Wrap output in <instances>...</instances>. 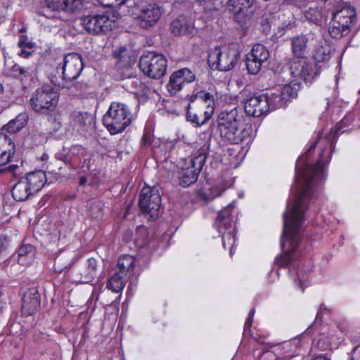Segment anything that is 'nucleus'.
I'll use <instances>...</instances> for the list:
<instances>
[{
    "mask_svg": "<svg viewBox=\"0 0 360 360\" xmlns=\"http://www.w3.org/2000/svg\"><path fill=\"white\" fill-rule=\"evenodd\" d=\"M324 147L315 165L297 169L295 185V198L283 214V232L281 238L282 254L275 259L278 267H288L297 259L298 244L301 240V225L305 219L304 213L309 202L314 196V186L325 178L324 165L330 157L324 156Z\"/></svg>",
    "mask_w": 360,
    "mask_h": 360,
    "instance_id": "1",
    "label": "nucleus"
},
{
    "mask_svg": "<svg viewBox=\"0 0 360 360\" xmlns=\"http://www.w3.org/2000/svg\"><path fill=\"white\" fill-rule=\"evenodd\" d=\"M217 133L224 142L229 144L249 142L252 139V125L245 122L236 108L222 111L218 115Z\"/></svg>",
    "mask_w": 360,
    "mask_h": 360,
    "instance_id": "2",
    "label": "nucleus"
},
{
    "mask_svg": "<svg viewBox=\"0 0 360 360\" xmlns=\"http://www.w3.org/2000/svg\"><path fill=\"white\" fill-rule=\"evenodd\" d=\"M84 63L81 55L76 53H70L65 55L63 61L60 63L56 71L61 72L62 80L59 81L56 76L51 77V82L61 88H69L70 84L77 79L80 75L83 68Z\"/></svg>",
    "mask_w": 360,
    "mask_h": 360,
    "instance_id": "3",
    "label": "nucleus"
},
{
    "mask_svg": "<svg viewBox=\"0 0 360 360\" xmlns=\"http://www.w3.org/2000/svg\"><path fill=\"white\" fill-rule=\"evenodd\" d=\"M129 108L123 103L112 102L103 117V123L111 134L122 133L131 122Z\"/></svg>",
    "mask_w": 360,
    "mask_h": 360,
    "instance_id": "4",
    "label": "nucleus"
},
{
    "mask_svg": "<svg viewBox=\"0 0 360 360\" xmlns=\"http://www.w3.org/2000/svg\"><path fill=\"white\" fill-rule=\"evenodd\" d=\"M240 59V51L236 44L222 48L215 47L209 53L207 61L212 69L227 72L232 70Z\"/></svg>",
    "mask_w": 360,
    "mask_h": 360,
    "instance_id": "5",
    "label": "nucleus"
},
{
    "mask_svg": "<svg viewBox=\"0 0 360 360\" xmlns=\"http://www.w3.org/2000/svg\"><path fill=\"white\" fill-rule=\"evenodd\" d=\"M128 12L134 16L137 24L143 29L153 27L162 14L161 7L158 4L144 0L136 1Z\"/></svg>",
    "mask_w": 360,
    "mask_h": 360,
    "instance_id": "6",
    "label": "nucleus"
},
{
    "mask_svg": "<svg viewBox=\"0 0 360 360\" xmlns=\"http://www.w3.org/2000/svg\"><path fill=\"white\" fill-rule=\"evenodd\" d=\"M58 102V94L51 86L37 89L32 94L30 103L37 113L47 115L55 110Z\"/></svg>",
    "mask_w": 360,
    "mask_h": 360,
    "instance_id": "7",
    "label": "nucleus"
},
{
    "mask_svg": "<svg viewBox=\"0 0 360 360\" xmlns=\"http://www.w3.org/2000/svg\"><path fill=\"white\" fill-rule=\"evenodd\" d=\"M83 0L52 1L38 11L41 15L55 20H64L68 12H74L82 8Z\"/></svg>",
    "mask_w": 360,
    "mask_h": 360,
    "instance_id": "8",
    "label": "nucleus"
},
{
    "mask_svg": "<svg viewBox=\"0 0 360 360\" xmlns=\"http://www.w3.org/2000/svg\"><path fill=\"white\" fill-rule=\"evenodd\" d=\"M207 150L208 146L205 144L193 153V158L190 160L191 167L182 169L179 172V184L181 186L188 187L197 181L198 174L206 161Z\"/></svg>",
    "mask_w": 360,
    "mask_h": 360,
    "instance_id": "9",
    "label": "nucleus"
},
{
    "mask_svg": "<svg viewBox=\"0 0 360 360\" xmlns=\"http://www.w3.org/2000/svg\"><path fill=\"white\" fill-rule=\"evenodd\" d=\"M139 66L147 77L160 79L166 72L167 60L162 54L150 52L140 58Z\"/></svg>",
    "mask_w": 360,
    "mask_h": 360,
    "instance_id": "10",
    "label": "nucleus"
},
{
    "mask_svg": "<svg viewBox=\"0 0 360 360\" xmlns=\"http://www.w3.org/2000/svg\"><path fill=\"white\" fill-rule=\"evenodd\" d=\"M229 207L219 212L215 225L221 234L224 248H229L230 255L233 254V248L236 242V229L231 223Z\"/></svg>",
    "mask_w": 360,
    "mask_h": 360,
    "instance_id": "11",
    "label": "nucleus"
},
{
    "mask_svg": "<svg viewBox=\"0 0 360 360\" xmlns=\"http://www.w3.org/2000/svg\"><path fill=\"white\" fill-rule=\"evenodd\" d=\"M161 205V197L155 187H143L139 195V206L142 212L157 214Z\"/></svg>",
    "mask_w": 360,
    "mask_h": 360,
    "instance_id": "12",
    "label": "nucleus"
},
{
    "mask_svg": "<svg viewBox=\"0 0 360 360\" xmlns=\"http://www.w3.org/2000/svg\"><path fill=\"white\" fill-rule=\"evenodd\" d=\"M195 79V74L188 68H181L174 71L169 77L167 89L170 95L174 96L186 84Z\"/></svg>",
    "mask_w": 360,
    "mask_h": 360,
    "instance_id": "13",
    "label": "nucleus"
},
{
    "mask_svg": "<svg viewBox=\"0 0 360 360\" xmlns=\"http://www.w3.org/2000/svg\"><path fill=\"white\" fill-rule=\"evenodd\" d=\"M269 57V52L264 45L261 44L254 45L250 53L246 57V66L248 72L251 75L257 74Z\"/></svg>",
    "mask_w": 360,
    "mask_h": 360,
    "instance_id": "14",
    "label": "nucleus"
},
{
    "mask_svg": "<svg viewBox=\"0 0 360 360\" xmlns=\"http://www.w3.org/2000/svg\"><path fill=\"white\" fill-rule=\"evenodd\" d=\"M82 21L85 30L93 34L106 33L112 28V22L106 15L84 16Z\"/></svg>",
    "mask_w": 360,
    "mask_h": 360,
    "instance_id": "15",
    "label": "nucleus"
},
{
    "mask_svg": "<svg viewBox=\"0 0 360 360\" xmlns=\"http://www.w3.org/2000/svg\"><path fill=\"white\" fill-rule=\"evenodd\" d=\"M245 111L247 115L252 117H259L269 111L266 97L264 94L253 96L245 103Z\"/></svg>",
    "mask_w": 360,
    "mask_h": 360,
    "instance_id": "16",
    "label": "nucleus"
},
{
    "mask_svg": "<svg viewBox=\"0 0 360 360\" xmlns=\"http://www.w3.org/2000/svg\"><path fill=\"white\" fill-rule=\"evenodd\" d=\"M40 306V295L35 289L26 292L22 298V313L27 316L34 314Z\"/></svg>",
    "mask_w": 360,
    "mask_h": 360,
    "instance_id": "17",
    "label": "nucleus"
},
{
    "mask_svg": "<svg viewBox=\"0 0 360 360\" xmlns=\"http://www.w3.org/2000/svg\"><path fill=\"white\" fill-rule=\"evenodd\" d=\"M255 0H229L230 10L235 20L242 22L249 15V9L253 6Z\"/></svg>",
    "mask_w": 360,
    "mask_h": 360,
    "instance_id": "18",
    "label": "nucleus"
},
{
    "mask_svg": "<svg viewBox=\"0 0 360 360\" xmlns=\"http://www.w3.org/2000/svg\"><path fill=\"white\" fill-rule=\"evenodd\" d=\"M191 104L187 108L186 118L187 120L195 124L197 127L205 124L212 116L214 108L208 105L205 109L199 110L198 112H193Z\"/></svg>",
    "mask_w": 360,
    "mask_h": 360,
    "instance_id": "19",
    "label": "nucleus"
},
{
    "mask_svg": "<svg viewBox=\"0 0 360 360\" xmlns=\"http://www.w3.org/2000/svg\"><path fill=\"white\" fill-rule=\"evenodd\" d=\"M23 179L29 186L30 190L34 194L44 186L46 181V176L44 172L39 170L29 173Z\"/></svg>",
    "mask_w": 360,
    "mask_h": 360,
    "instance_id": "20",
    "label": "nucleus"
},
{
    "mask_svg": "<svg viewBox=\"0 0 360 360\" xmlns=\"http://www.w3.org/2000/svg\"><path fill=\"white\" fill-rule=\"evenodd\" d=\"M170 29L174 35L193 34L195 31L193 23L182 16L172 22Z\"/></svg>",
    "mask_w": 360,
    "mask_h": 360,
    "instance_id": "21",
    "label": "nucleus"
},
{
    "mask_svg": "<svg viewBox=\"0 0 360 360\" xmlns=\"http://www.w3.org/2000/svg\"><path fill=\"white\" fill-rule=\"evenodd\" d=\"M355 17V9L347 4L340 8H338L337 11L333 14V18L335 20V22H338L339 24L342 22V25H347L349 27H350Z\"/></svg>",
    "mask_w": 360,
    "mask_h": 360,
    "instance_id": "22",
    "label": "nucleus"
},
{
    "mask_svg": "<svg viewBox=\"0 0 360 360\" xmlns=\"http://www.w3.org/2000/svg\"><path fill=\"white\" fill-rule=\"evenodd\" d=\"M308 39L305 35H298L291 39V48L293 57L297 58H306Z\"/></svg>",
    "mask_w": 360,
    "mask_h": 360,
    "instance_id": "23",
    "label": "nucleus"
},
{
    "mask_svg": "<svg viewBox=\"0 0 360 360\" xmlns=\"http://www.w3.org/2000/svg\"><path fill=\"white\" fill-rule=\"evenodd\" d=\"M74 125L82 130L91 127L94 123L93 116L86 112L75 111L71 115Z\"/></svg>",
    "mask_w": 360,
    "mask_h": 360,
    "instance_id": "24",
    "label": "nucleus"
},
{
    "mask_svg": "<svg viewBox=\"0 0 360 360\" xmlns=\"http://www.w3.org/2000/svg\"><path fill=\"white\" fill-rule=\"evenodd\" d=\"M32 195H33L32 192L23 179H20L13 187L12 195L16 201H24Z\"/></svg>",
    "mask_w": 360,
    "mask_h": 360,
    "instance_id": "25",
    "label": "nucleus"
},
{
    "mask_svg": "<svg viewBox=\"0 0 360 360\" xmlns=\"http://www.w3.org/2000/svg\"><path fill=\"white\" fill-rule=\"evenodd\" d=\"M34 247L30 244H23L18 251V262L22 266L31 264L34 260Z\"/></svg>",
    "mask_w": 360,
    "mask_h": 360,
    "instance_id": "26",
    "label": "nucleus"
},
{
    "mask_svg": "<svg viewBox=\"0 0 360 360\" xmlns=\"http://www.w3.org/2000/svg\"><path fill=\"white\" fill-rule=\"evenodd\" d=\"M10 75L22 82L27 83L32 79V70L30 68H25L15 63L10 69Z\"/></svg>",
    "mask_w": 360,
    "mask_h": 360,
    "instance_id": "27",
    "label": "nucleus"
},
{
    "mask_svg": "<svg viewBox=\"0 0 360 360\" xmlns=\"http://www.w3.org/2000/svg\"><path fill=\"white\" fill-rule=\"evenodd\" d=\"M117 266L119 273L129 277L134 276V269L135 266V258L131 255H123L118 259Z\"/></svg>",
    "mask_w": 360,
    "mask_h": 360,
    "instance_id": "28",
    "label": "nucleus"
},
{
    "mask_svg": "<svg viewBox=\"0 0 360 360\" xmlns=\"http://www.w3.org/2000/svg\"><path fill=\"white\" fill-rule=\"evenodd\" d=\"M342 123H338L335 128L331 129L330 133L327 135L325 139L321 138V135H319L316 140L312 142L307 150V153H309L312 151L316 146L317 143L321 141H324L327 143H330L331 145L337 140L338 137V132L342 129Z\"/></svg>",
    "mask_w": 360,
    "mask_h": 360,
    "instance_id": "29",
    "label": "nucleus"
},
{
    "mask_svg": "<svg viewBox=\"0 0 360 360\" xmlns=\"http://www.w3.org/2000/svg\"><path fill=\"white\" fill-rule=\"evenodd\" d=\"M126 276L119 272L115 273L108 279L107 288L117 293L122 292L126 284Z\"/></svg>",
    "mask_w": 360,
    "mask_h": 360,
    "instance_id": "30",
    "label": "nucleus"
},
{
    "mask_svg": "<svg viewBox=\"0 0 360 360\" xmlns=\"http://www.w3.org/2000/svg\"><path fill=\"white\" fill-rule=\"evenodd\" d=\"M323 9L321 6H311L304 11V17L309 21L320 24L323 20Z\"/></svg>",
    "mask_w": 360,
    "mask_h": 360,
    "instance_id": "31",
    "label": "nucleus"
},
{
    "mask_svg": "<svg viewBox=\"0 0 360 360\" xmlns=\"http://www.w3.org/2000/svg\"><path fill=\"white\" fill-rule=\"evenodd\" d=\"M27 122V115L25 113L19 114L15 119L11 120L6 126L5 129L10 134H15L20 131Z\"/></svg>",
    "mask_w": 360,
    "mask_h": 360,
    "instance_id": "32",
    "label": "nucleus"
},
{
    "mask_svg": "<svg viewBox=\"0 0 360 360\" xmlns=\"http://www.w3.org/2000/svg\"><path fill=\"white\" fill-rule=\"evenodd\" d=\"M266 97V101L269 104V111L274 110L276 108L284 107L286 101L283 99V96L279 89H276L275 92L271 94H264Z\"/></svg>",
    "mask_w": 360,
    "mask_h": 360,
    "instance_id": "33",
    "label": "nucleus"
},
{
    "mask_svg": "<svg viewBox=\"0 0 360 360\" xmlns=\"http://www.w3.org/2000/svg\"><path fill=\"white\" fill-rule=\"evenodd\" d=\"M299 90L300 84L293 82L285 84L279 89V91L283 96V99L285 100L286 103L290 99L297 97Z\"/></svg>",
    "mask_w": 360,
    "mask_h": 360,
    "instance_id": "34",
    "label": "nucleus"
},
{
    "mask_svg": "<svg viewBox=\"0 0 360 360\" xmlns=\"http://www.w3.org/2000/svg\"><path fill=\"white\" fill-rule=\"evenodd\" d=\"M97 262L94 258H90L87 261L86 268L82 271L81 275L84 277V283L91 282L96 276Z\"/></svg>",
    "mask_w": 360,
    "mask_h": 360,
    "instance_id": "35",
    "label": "nucleus"
},
{
    "mask_svg": "<svg viewBox=\"0 0 360 360\" xmlns=\"http://www.w3.org/2000/svg\"><path fill=\"white\" fill-rule=\"evenodd\" d=\"M0 150L6 152L8 155H14L15 146L11 138L4 134H0Z\"/></svg>",
    "mask_w": 360,
    "mask_h": 360,
    "instance_id": "36",
    "label": "nucleus"
},
{
    "mask_svg": "<svg viewBox=\"0 0 360 360\" xmlns=\"http://www.w3.org/2000/svg\"><path fill=\"white\" fill-rule=\"evenodd\" d=\"M349 28V27L348 25H342V22H340L339 25L338 22H335V20L332 18L328 31L332 37L340 38L343 36L344 32Z\"/></svg>",
    "mask_w": 360,
    "mask_h": 360,
    "instance_id": "37",
    "label": "nucleus"
},
{
    "mask_svg": "<svg viewBox=\"0 0 360 360\" xmlns=\"http://www.w3.org/2000/svg\"><path fill=\"white\" fill-rule=\"evenodd\" d=\"M330 49L328 46H317L315 47L313 58L317 63L324 62L330 58Z\"/></svg>",
    "mask_w": 360,
    "mask_h": 360,
    "instance_id": "38",
    "label": "nucleus"
},
{
    "mask_svg": "<svg viewBox=\"0 0 360 360\" xmlns=\"http://www.w3.org/2000/svg\"><path fill=\"white\" fill-rule=\"evenodd\" d=\"M226 187H221L219 185H217L210 188V193L207 194L203 190H201L198 192V195L203 199L205 201H209L214 198L219 196L223 191L226 190Z\"/></svg>",
    "mask_w": 360,
    "mask_h": 360,
    "instance_id": "39",
    "label": "nucleus"
},
{
    "mask_svg": "<svg viewBox=\"0 0 360 360\" xmlns=\"http://www.w3.org/2000/svg\"><path fill=\"white\" fill-rule=\"evenodd\" d=\"M305 58H293V59L290 63V69L292 76L295 77L300 78V75L302 74L303 64Z\"/></svg>",
    "mask_w": 360,
    "mask_h": 360,
    "instance_id": "40",
    "label": "nucleus"
},
{
    "mask_svg": "<svg viewBox=\"0 0 360 360\" xmlns=\"http://www.w3.org/2000/svg\"><path fill=\"white\" fill-rule=\"evenodd\" d=\"M127 84L131 85L132 88L131 91L134 94H143L147 89L146 85L136 77L129 79Z\"/></svg>",
    "mask_w": 360,
    "mask_h": 360,
    "instance_id": "41",
    "label": "nucleus"
},
{
    "mask_svg": "<svg viewBox=\"0 0 360 360\" xmlns=\"http://www.w3.org/2000/svg\"><path fill=\"white\" fill-rule=\"evenodd\" d=\"M302 70L300 78H302L304 80L312 79L316 75L313 65L309 63L306 58L304 61Z\"/></svg>",
    "mask_w": 360,
    "mask_h": 360,
    "instance_id": "42",
    "label": "nucleus"
},
{
    "mask_svg": "<svg viewBox=\"0 0 360 360\" xmlns=\"http://www.w3.org/2000/svg\"><path fill=\"white\" fill-rule=\"evenodd\" d=\"M196 96L203 102V109H205L208 105H211L214 109V96L212 94L200 91Z\"/></svg>",
    "mask_w": 360,
    "mask_h": 360,
    "instance_id": "43",
    "label": "nucleus"
},
{
    "mask_svg": "<svg viewBox=\"0 0 360 360\" xmlns=\"http://www.w3.org/2000/svg\"><path fill=\"white\" fill-rule=\"evenodd\" d=\"M20 169V167L18 165H11L8 167L0 169V174H10L15 178H18L22 174Z\"/></svg>",
    "mask_w": 360,
    "mask_h": 360,
    "instance_id": "44",
    "label": "nucleus"
},
{
    "mask_svg": "<svg viewBox=\"0 0 360 360\" xmlns=\"http://www.w3.org/2000/svg\"><path fill=\"white\" fill-rule=\"evenodd\" d=\"M56 158L57 160L63 161L70 169L74 167L71 162V160L68 155L63 153H58L56 154Z\"/></svg>",
    "mask_w": 360,
    "mask_h": 360,
    "instance_id": "45",
    "label": "nucleus"
},
{
    "mask_svg": "<svg viewBox=\"0 0 360 360\" xmlns=\"http://www.w3.org/2000/svg\"><path fill=\"white\" fill-rule=\"evenodd\" d=\"M14 155H8L6 152L0 150V166H4L11 162Z\"/></svg>",
    "mask_w": 360,
    "mask_h": 360,
    "instance_id": "46",
    "label": "nucleus"
},
{
    "mask_svg": "<svg viewBox=\"0 0 360 360\" xmlns=\"http://www.w3.org/2000/svg\"><path fill=\"white\" fill-rule=\"evenodd\" d=\"M117 8H120L122 6H127L129 9L132 8L133 5L136 1L135 0H116Z\"/></svg>",
    "mask_w": 360,
    "mask_h": 360,
    "instance_id": "47",
    "label": "nucleus"
},
{
    "mask_svg": "<svg viewBox=\"0 0 360 360\" xmlns=\"http://www.w3.org/2000/svg\"><path fill=\"white\" fill-rule=\"evenodd\" d=\"M255 309H252L250 311V314H249V316L247 318L246 321H245V326H244V330L246 331L248 330H249L252 326V318H253V316H254V314H255Z\"/></svg>",
    "mask_w": 360,
    "mask_h": 360,
    "instance_id": "48",
    "label": "nucleus"
},
{
    "mask_svg": "<svg viewBox=\"0 0 360 360\" xmlns=\"http://www.w3.org/2000/svg\"><path fill=\"white\" fill-rule=\"evenodd\" d=\"M103 7L116 8V0H98Z\"/></svg>",
    "mask_w": 360,
    "mask_h": 360,
    "instance_id": "49",
    "label": "nucleus"
},
{
    "mask_svg": "<svg viewBox=\"0 0 360 360\" xmlns=\"http://www.w3.org/2000/svg\"><path fill=\"white\" fill-rule=\"evenodd\" d=\"M18 46L21 49H24L25 47L32 48V43L28 41L26 38L21 37L18 41Z\"/></svg>",
    "mask_w": 360,
    "mask_h": 360,
    "instance_id": "50",
    "label": "nucleus"
},
{
    "mask_svg": "<svg viewBox=\"0 0 360 360\" xmlns=\"http://www.w3.org/2000/svg\"><path fill=\"white\" fill-rule=\"evenodd\" d=\"M142 143L144 146H148L151 143V136L148 133H144L142 137Z\"/></svg>",
    "mask_w": 360,
    "mask_h": 360,
    "instance_id": "51",
    "label": "nucleus"
},
{
    "mask_svg": "<svg viewBox=\"0 0 360 360\" xmlns=\"http://www.w3.org/2000/svg\"><path fill=\"white\" fill-rule=\"evenodd\" d=\"M127 53V49L125 47L120 48L114 51V55L117 58H121V56H125Z\"/></svg>",
    "mask_w": 360,
    "mask_h": 360,
    "instance_id": "52",
    "label": "nucleus"
},
{
    "mask_svg": "<svg viewBox=\"0 0 360 360\" xmlns=\"http://www.w3.org/2000/svg\"><path fill=\"white\" fill-rule=\"evenodd\" d=\"M327 310H328V309L324 304H321V306L319 307V310L316 314V319L321 318L323 315V311H327Z\"/></svg>",
    "mask_w": 360,
    "mask_h": 360,
    "instance_id": "53",
    "label": "nucleus"
},
{
    "mask_svg": "<svg viewBox=\"0 0 360 360\" xmlns=\"http://www.w3.org/2000/svg\"><path fill=\"white\" fill-rule=\"evenodd\" d=\"M32 54L31 51H26L24 49H21L20 52L19 53V56H22V58H27L30 57Z\"/></svg>",
    "mask_w": 360,
    "mask_h": 360,
    "instance_id": "54",
    "label": "nucleus"
},
{
    "mask_svg": "<svg viewBox=\"0 0 360 360\" xmlns=\"http://www.w3.org/2000/svg\"><path fill=\"white\" fill-rule=\"evenodd\" d=\"M312 360H330V359L328 358L326 356L321 354V355L316 356Z\"/></svg>",
    "mask_w": 360,
    "mask_h": 360,
    "instance_id": "55",
    "label": "nucleus"
},
{
    "mask_svg": "<svg viewBox=\"0 0 360 360\" xmlns=\"http://www.w3.org/2000/svg\"><path fill=\"white\" fill-rule=\"evenodd\" d=\"M295 284H296L299 288H301V290H302V291H304V287H303L302 281H301L300 280H297V279H296V280H295Z\"/></svg>",
    "mask_w": 360,
    "mask_h": 360,
    "instance_id": "56",
    "label": "nucleus"
},
{
    "mask_svg": "<svg viewBox=\"0 0 360 360\" xmlns=\"http://www.w3.org/2000/svg\"><path fill=\"white\" fill-rule=\"evenodd\" d=\"M86 183V178L85 176H81L79 178V184L80 186H84Z\"/></svg>",
    "mask_w": 360,
    "mask_h": 360,
    "instance_id": "57",
    "label": "nucleus"
},
{
    "mask_svg": "<svg viewBox=\"0 0 360 360\" xmlns=\"http://www.w3.org/2000/svg\"><path fill=\"white\" fill-rule=\"evenodd\" d=\"M46 159H48V155H47L46 154H44V155H42V160H46Z\"/></svg>",
    "mask_w": 360,
    "mask_h": 360,
    "instance_id": "58",
    "label": "nucleus"
},
{
    "mask_svg": "<svg viewBox=\"0 0 360 360\" xmlns=\"http://www.w3.org/2000/svg\"><path fill=\"white\" fill-rule=\"evenodd\" d=\"M3 92V86L2 84L0 83V94H1Z\"/></svg>",
    "mask_w": 360,
    "mask_h": 360,
    "instance_id": "59",
    "label": "nucleus"
}]
</instances>
